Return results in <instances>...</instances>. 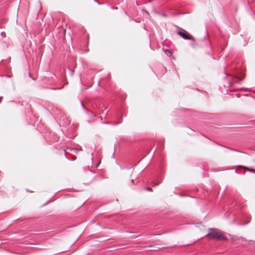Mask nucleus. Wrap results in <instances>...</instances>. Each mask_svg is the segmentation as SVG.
I'll list each match as a JSON object with an SVG mask.
<instances>
[{
    "label": "nucleus",
    "instance_id": "obj_27",
    "mask_svg": "<svg viewBox=\"0 0 255 255\" xmlns=\"http://www.w3.org/2000/svg\"><path fill=\"white\" fill-rule=\"evenodd\" d=\"M95 1H97V0H94Z\"/></svg>",
    "mask_w": 255,
    "mask_h": 255
},
{
    "label": "nucleus",
    "instance_id": "obj_11",
    "mask_svg": "<svg viewBox=\"0 0 255 255\" xmlns=\"http://www.w3.org/2000/svg\"><path fill=\"white\" fill-rule=\"evenodd\" d=\"M121 123V122L120 121V122H118V123H115L113 125H117Z\"/></svg>",
    "mask_w": 255,
    "mask_h": 255
},
{
    "label": "nucleus",
    "instance_id": "obj_17",
    "mask_svg": "<svg viewBox=\"0 0 255 255\" xmlns=\"http://www.w3.org/2000/svg\"><path fill=\"white\" fill-rule=\"evenodd\" d=\"M244 89L243 88H240V89H238L237 90H243Z\"/></svg>",
    "mask_w": 255,
    "mask_h": 255
},
{
    "label": "nucleus",
    "instance_id": "obj_12",
    "mask_svg": "<svg viewBox=\"0 0 255 255\" xmlns=\"http://www.w3.org/2000/svg\"><path fill=\"white\" fill-rule=\"evenodd\" d=\"M100 154H101L100 151H97V155H100Z\"/></svg>",
    "mask_w": 255,
    "mask_h": 255
},
{
    "label": "nucleus",
    "instance_id": "obj_24",
    "mask_svg": "<svg viewBox=\"0 0 255 255\" xmlns=\"http://www.w3.org/2000/svg\"><path fill=\"white\" fill-rule=\"evenodd\" d=\"M92 160L93 159V153L91 154Z\"/></svg>",
    "mask_w": 255,
    "mask_h": 255
},
{
    "label": "nucleus",
    "instance_id": "obj_26",
    "mask_svg": "<svg viewBox=\"0 0 255 255\" xmlns=\"http://www.w3.org/2000/svg\"><path fill=\"white\" fill-rule=\"evenodd\" d=\"M225 74L226 75H228V74H227L226 73H225Z\"/></svg>",
    "mask_w": 255,
    "mask_h": 255
},
{
    "label": "nucleus",
    "instance_id": "obj_5",
    "mask_svg": "<svg viewBox=\"0 0 255 255\" xmlns=\"http://www.w3.org/2000/svg\"><path fill=\"white\" fill-rule=\"evenodd\" d=\"M81 106L82 107V108L84 109L85 113L86 114H88L89 111L85 108V107L82 102H81Z\"/></svg>",
    "mask_w": 255,
    "mask_h": 255
},
{
    "label": "nucleus",
    "instance_id": "obj_2",
    "mask_svg": "<svg viewBox=\"0 0 255 255\" xmlns=\"http://www.w3.org/2000/svg\"><path fill=\"white\" fill-rule=\"evenodd\" d=\"M178 34L181 37L186 40H191L194 39L193 36L190 34H188L185 30H179L177 32Z\"/></svg>",
    "mask_w": 255,
    "mask_h": 255
},
{
    "label": "nucleus",
    "instance_id": "obj_15",
    "mask_svg": "<svg viewBox=\"0 0 255 255\" xmlns=\"http://www.w3.org/2000/svg\"><path fill=\"white\" fill-rule=\"evenodd\" d=\"M107 112H105V111H103L102 114L107 115Z\"/></svg>",
    "mask_w": 255,
    "mask_h": 255
},
{
    "label": "nucleus",
    "instance_id": "obj_8",
    "mask_svg": "<svg viewBox=\"0 0 255 255\" xmlns=\"http://www.w3.org/2000/svg\"><path fill=\"white\" fill-rule=\"evenodd\" d=\"M228 149L230 150H231V151H235V152H241L239 150H236V149H232V148H229Z\"/></svg>",
    "mask_w": 255,
    "mask_h": 255
},
{
    "label": "nucleus",
    "instance_id": "obj_7",
    "mask_svg": "<svg viewBox=\"0 0 255 255\" xmlns=\"http://www.w3.org/2000/svg\"><path fill=\"white\" fill-rule=\"evenodd\" d=\"M247 170L252 172H253V173H255V169H253V168H247Z\"/></svg>",
    "mask_w": 255,
    "mask_h": 255
},
{
    "label": "nucleus",
    "instance_id": "obj_13",
    "mask_svg": "<svg viewBox=\"0 0 255 255\" xmlns=\"http://www.w3.org/2000/svg\"><path fill=\"white\" fill-rule=\"evenodd\" d=\"M229 86H230V87H232V83L231 82H230L229 83Z\"/></svg>",
    "mask_w": 255,
    "mask_h": 255
},
{
    "label": "nucleus",
    "instance_id": "obj_1",
    "mask_svg": "<svg viewBox=\"0 0 255 255\" xmlns=\"http://www.w3.org/2000/svg\"><path fill=\"white\" fill-rule=\"evenodd\" d=\"M207 236L212 239L221 241H227L228 239L222 234L221 230L216 228H209Z\"/></svg>",
    "mask_w": 255,
    "mask_h": 255
},
{
    "label": "nucleus",
    "instance_id": "obj_16",
    "mask_svg": "<svg viewBox=\"0 0 255 255\" xmlns=\"http://www.w3.org/2000/svg\"><path fill=\"white\" fill-rule=\"evenodd\" d=\"M3 97H0V103L1 102L2 99Z\"/></svg>",
    "mask_w": 255,
    "mask_h": 255
},
{
    "label": "nucleus",
    "instance_id": "obj_6",
    "mask_svg": "<svg viewBox=\"0 0 255 255\" xmlns=\"http://www.w3.org/2000/svg\"><path fill=\"white\" fill-rule=\"evenodd\" d=\"M88 115H89L90 116H91L92 118H95V117H97V115H95L93 112H90L89 111V112L88 113Z\"/></svg>",
    "mask_w": 255,
    "mask_h": 255
},
{
    "label": "nucleus",
    "instance_id": "obj_23",
    "mask_svg": "<svg viewBox=\"0 0 255 255\" xmlns=\"http://www.w3.org/2000/svg\"><path fill=\"white\" fill-rule=\"evenodd\" d=\"M133 181H134L133 179L131 180V182H132L133 183Z\"/></svg>",
    "mask_w": 255,
    "mask_h": 255
},
{
    "label": "nucleus",
    "instance_id": "obj_9",
    "mask_svg": "<svg viewBox=\"0 0 255 255\" xmlns=\"http://www.w3.org/2000/svg\"><path fill=\"white\" fill-rule=\"evenodd\" d=\"M146 190L148 191H152V189L150 188V187H147L146 188Z\"/></svg>",
    "mask_w": 255,
    "mask_h": 255
},
{
    "label": "nucleus",
    "instance_id": "obj_19",
    "mask_svg": "<svg viewBox=\"0 0 255 255\" xmlns=\"http://www.w3.org/2000/svg\"><path fill=\"white\" fill-rule=\"evenodd\" d=\"M102 123L104 124H108L107 122H103Z\"/></svg>",
    "mask_w": 255,
    "mask_h": 255
},
{
    "label": "nucleus",
    "instance_id": "obj_22",
    "mask_svg": "<svg viewBox=\"0 0 255 255\" xmlns=\"http://www.w3.org/2000/svg\"><path fill=\"white\" fill-rule=\"evenodd\" d=\"M242 240L243 241H246V240L245 239V238H242Z\"/></svg>",
    "mask_w": 255,
    "mask_h": 255
},
{
    "label": "nucleus",
    "instance_id": "obj_3",
    "mask_svg": "<svg viewBox=\"0 0 255 255\" xmlns=\"http://www.w3.org/2000/svg\"><path fill=\"white\" fill-rule=\"evenodd\" d=\"M240 75H234V76H231L232 78L234 81V83H240L241 81H242L245 76L243 74H240Z\"/></svg>",
    "mask_w": 255,
    "mask_h": 255
},
{
    "label": "nucleus",
    "instance_id": "obj_10",
    "mask_svg": "<svg viewBox=\"0 0 255 255\" xmlns=\"http://www.w3.org/2000/svg\"><path fill=\"white\" fill-rule=\"evenodd\" d=\"M65 157L67 158V159H68V160H72V161H73V160H75V158H74V159H68V158L66 157V153H65Z\"/></svg>",
    "mask_w": 255,
    "mask_h": 255
},
{
    "label": "nucleus",
    "instance_id": "obj_21",
    "mask_svg": "<svg viewBox=\"0 0 255 255\" xmlns=\"http://www.w3.org/2000/svg\"><path fill=\"white\" fill-rule=\"evenodd\" d=\"M162 15H163V16H166V14H165V13H163V14H162Z\"/></svg>",
    "mask_w": 255,
    "mask_h": 255
},
{
    "label": "nucleus",
    "instance_id": "obj_18",
    "mask_svg": "<svg viewBox=\"0 0 255 255\" xmlns=\"http://www.w3.org/2000/svg\"><path fill=\"white\" fill-rule=\"evenodd\" d=\"M98 4H99V5H100V4H103V3H100V2H98Z\"/></svg>",
    "mask_w": 255,
    "mask_h": 255
},
{
    "label": "nucleus",
    "instance_id": "obj_20",
    "mask_svg": "<svg viewBox=\"0 0 255 255\" xmlns=\"http://www.w3.org/2000/svg\"><path fill=\"white\" fill-rule=\"evenodd\" d=\"M132 166H130V167H127V168H128V169H130V168H132Z\"/></svg>",
    "mask_w": 255,
    "mask_h": 255
},
{
    "label": "nucleus",
    "instance_id": "obj_14",
    "mask_svg": "<svg viewBox=\"0 0 255 255\" xmlns=\"http://www.w3.org/2000/svg\"><path fill=\"white\" fill-rule=\"evenodd\" d=\"M1 35H5V33H4V32H2L1 33Z\"/></svg>",
    "mask_w": 255,
    "mask_h": 255
},
{
    "label": "nucleus",
    "instance_id": "obj_4",
    "mask_svg": "<svg viewBox=\"0 0 255 255\" xmlns=\"http://www.w3.org/2000/svg\"><path fill=\"white\" fill-rule=\"evenodd\" d=\"M162 180V178L161 177L156 178L152 182V187H155L159 185L161 182Z\"/></svg>",
    "mask_w": 255,
    "mask_h": 255
},
{
    "label": "nucleus",
    "instance_id": "obj_25",
    "mask_svg": "<svg viewBox=\"0 0 255 255\" xmlns=\"http://www.w3.org/2000/svg\"><path fill=\"white\" fill-rule=\"evenodd\" d=\"M121 169H124L125 168L124 167L123 168L121 167Z\"/></svg>",
    "mask_w": 255,
    "mask_h": 255
}]
</instances>
